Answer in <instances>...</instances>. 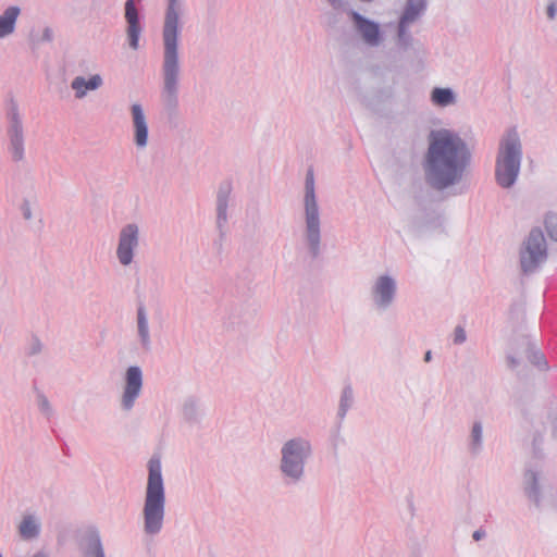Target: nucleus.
Returning <instances> with one entry per match:
<instances>
[{
	"label": "nucleus",
	"instance_id": "obj_1",
	"mask_svg": "<svg viewBox=\"0 0 557 557\" xmlns=\"http://www.w3.org/2000/svg\"><path fill=\"white\" fill-rule=\"evenodd\" d=\"M471 162L472 150L459 132L448 127L430 131L421 163L429 187L445 191L460 184Z\"/></svg>",
	"mask_w": 557,
	"mask_h": 557
},
{
	"label": "nucleus",
	"instance_id": "obj_2",
	"mask_svg": "<svg viewBox=\"0 0 557 557\" xmlns=\"http://www.w3.org/2000/svg\"><path fill=\"white\" fill-rule=\"evenodd\" d=\"M183 12V0H166V11L163 25V61L161 97L169 110L178 106V85L181 65L178 57L180 16Z\"/></svg>",
	"mask_w": 557,
	"mask_h": 557
},
{
	"label": "nucleus",
	"instance_id": "obj_3",
	"mask_svg": "<svg viewBox=\"0 0 557 557\" xmlns=\"http://www.w3.org/2000/svg\"><path fill=\"white\" fill-rule=\"evenodd\" d=\"M165 515V488L161 460L152 456L148 461V481L143 507L144 532L157 535L161 532Z\"/></svg>",
	"mask_w": 557,
	"mask_h": 557
},
{
	"label": "nucleus",
	"instance_id": "obj_4",
	"mask_svg": "<svg viewBox=\"0 0 557 557\" xmlns=\"http://www.w3.org/2000/svg\"><path fill=\"white\" fill-rule=\"evenodd\" d=\"M523 147L516 128L507 129L500 137L496 160L495 180L502 188L512 187L520 174Z\"/></svg>",
	"mask_w": 557,
	"mask_h": 557
},
{
	"label": "nucleus",
	"instance_id": "obj_5",
	"mask_svg": "<svg viewBox=\"0 0 557 557\" xmlns=\"http://www.w3.org/2000/svg\"><path fill=\"white\" fill-rule=\"evenodd\" d=\"M278 471L286 486H297L306 478V465L313 456L311 442L304 436L285 441L280 450Z\"/></svg>",
	"mask_w": 557,
	"mask_h": 557
},
{
	"label": "nucleus",
	"instance_id": "obj_6",
	"mask_svg": "<svg viewBox=\"0 0 557 557\" xmlns=\"http://www.w3.org/2000/svg\"><path fill=\"white\" fill-rule=\"evenodd\" d=\"M304 219L306 226V238L308 244H320L321 240V216L320 206L315 191L314 173L308 169L305 177L302 196Z\"/></svg>",
	"mask_w": 557,
	"mask_h": 557
},
{
	"label": "nucleus",
	"instance_id": "obj_7",
	"mask_svg": "<svg viewBox=\"0 0 557 557\" xmlns=\"http://www.w3.org/2000/svg\"><path fill=\"white\" fill-rule=\"evenodd\" d=\"M521 487L528 502L534 506L536 510H542L548 485L543 469L537 462L529 461L525 465Z\"/></svg>",
	"mask_w": 557,
	"mask_h": 557
},
{
	"label": "nucleus",
	"instance_id": "obj_8",
	"mask_svg": "<svg viewBox=\"0 0 557 557\" xmlns=\"http://www.w3.org/2000/svg\"><path fill=\"white\" fill-rule=\"evenodd\" d=\"M347 15L355 37L362 44L369 48H377L383 44L384 33L377 22L355 10H349Z\"/></svg>",
	"mask_w": 557,
	"mask_h": 557
},
{
	"label": "nucleus",
	"instance_id": "obj_9",
	"mask_svg": "<svg viewBox=\"0 0 557 557\" xmlns=\"http://www.w3.org/2000/svg\"><path fill=\"white\" fill-rule=\"evenodd\" d=\"M425 10L426 0H406L396 34L397 46L401 50H407L412 46L413 37L409 30L410 26L424 14Z\"/></svg>",
	"mask_w": 557,
	"mask_h": 557
},
{
	"label": "nucleus",
	"instance_id": "obj_10",
	"mask_svg": "<svg viewBox=\"0 0 557 557\" xmlns=\"http://www.w3.org/2000/svg\"><path fill=\"white\" fill-rule=\"evenodd\" d=\"M8 150L14 162H22L25 159V135L18 107L13 101L8 111Z\"/></svg>",
	"mask_w": 557,
	"mask_h": 557
},
{
	"label": "nucleus",
	"instance_id": "obj_11",
	"mask_svg": "<svg viewBox=\"0 0 557 557\" xmlns=\"http://www.w3.org/2000/svg\"><path fill=\"white\" fill-rule=\"evenodd\" d=\"M236 201L233 195V185L228 181L222 182L215 194L214 211L215 225L223 233L233 216Z\"/></svg>",
	"mask_w": 557,
	"mask_h": 557
},
{
	"label": "nucleus",
	"instance_id": "obj_12",
	"mask_svg": "<svg viewBox=\"0 0 557 557\" xmlns=\"http://www.w3.org/2000/svg\"><path fill=\"white\" fill-rule=\"evenodd\" d=\"M397 283L388 274L380 275L371 287V298L377 310H387L395 301Z\"/></svg>",
	"mask_w": 557,
	"mask_h": 557
},
{
	"label": "nucleus",
	"instance_id": "obj_13",
	"mask_svg": "<svg viewBox=\"0 0 557 557\" xmlns=\"http://www.w3.org/2000/svg\"><path fill=\"white\" fill-rule=\"evenodd\" d=\"M143 389V371L139 366H129L124 374V387L121 398L123 410L129 411Z\"/></svg>",
	"mask_w": 557,
	"mask_h": 557
},
{
	"label": "nucleus",
	"instance_id": "obj_14",
	"mask_svg": "<svg viewBox=\"0 0 557 557\" xmlns=\"http://www.w3.org/2000/svg\"><path fill=\"white\" fill-rule=\"evenodd\" d=\"M547 246H521L519 250V268L523 276L537 272L547 261Z\"/></svg>",
	"mask_w": 557,
	"mask_h": 557
},
{
	"label": "nucleus",
	"instance_id": "obj_15",
	"mask_svg": "<svg viewBox=\"0 0 557 557\" xmlns=\"http://www.w3.org/2000/svg\"><path fill=\"white\" fill-rule=\"evenodd\" d=\"M133 143L138 150H145L149 144V126L144 108L139 103L131 106Z\"/></svg>",
	"mask_w": 557,
	"mask_h": 557
},
{
	"label": "nucleus",
	"instance_id": "obj_16",
	"mask_svg": "<svg viewBox=\"0 0 557 557\" xmlns=\"http://www.w3.org/2000/svg\"><path fill=\"white\" fill-rule=\"evenodd\" d=\"M81 557H106L100 532L96 527L88 528L78 540Z\"/></svg>",
	"mask_w": 557,
	"mask_h": 557
},
{
	"label": "nucleus",
	"instance_id": "obj_17",
	"mask_svg": "<svg viewBox=\"0 0 557 557\" xmlns=\"http://www.w3.org/2000/svg\"><path fill=\"white\" fill-rule=\"evenodd\" d=\"M125 20L127 22L126 35L128 46L133 50H137L139 48V37L143 28L139 23V14L134 0H127L125 2Z\"/></svg>",
	"mask_w": 557,
	"mask_h": 557
},
{
	"label": "nucleus",
	"instance_id": "obj_18",
	"mask_svg": "<svg viewBox=\"0 0 557 557\" xmlns=\"http://www.w3.org/2000/svg\"><path fill=\"white\" fill-rule=\"evenodd\" d=\"M17 532L23 541L38 539L41 532L40 519L35 513L24 515L17 527Z\"/></svg>",
	"mask_w": 557,
	"mask_h": 557
},
{
	"label": "nucleus",
	"instance_id": "obj_19",
	"mask_svg": "<svg viewBox=\"0 0 557 557\" xmlns=\"http://www.w3.org/2000/svg\"><path fill=\"white\" fill-rule=\"evenodd\" d=\"M103 85V79L99 74L91 75L88 79L84 76H76L71 83V88L75 92V98L83 99L88 91L99 89Z\"/></svg>",
	"mask_w": 557,
	"mask_h": 557
},
{
	"label": "nucleus",
	"instance_id": "obj_20",
	"mask_svg": "<svg viewBox=\"0 0 557 557\" xmlns=\"http://www.w3.org/2000/svg\"><path fill=\"white\" fill-rule=\"evenodd\" d=\"M20 15L21 8L17 5L8 7L0 14V39H4L14 34Z\"/></svg>",
	"mask_w": 557,
	"mask_h": 557
},
{
	"label": "nucleus",
	"instance_id": "obj_21",
	"mask_svg": "<svg viewBox=\"0 0 557 557\" xmlns=\"http://www.w3.org/2000/svg\"><path fill=\"white\" fill-rule=\"evenodd\" d=\"M521 344L525 347L524 354L525 358L532 363L533 366L537 367L541 370L547 369L548 364L545 359V356L543 352L536 347L535 342L531 339L530 336L521 335Z\"/></svg>",
	"mask_w": 557,
	"mask_h": 557
},
{
	"label": "nucleus",
	"instance_id": "obj_22",
	"mask_svg": "<svg viewBox=\"0 0 557 557\" xmlns=\"http://www.w3.org/2000/svg\"><path fill=\"white\" fill-rule=\"evenodd\" d=\"M137 334L140 346L144 351H150L151 338L149 332V324L146 308L144 305H139L137 308Z\"/></svg>",
	"mask_w": 557,
	"mask_h": 557
},
{
	"label": "nucleus",
	"instance_id": "obj_23",
	"mask_svg": "<svg viewBox=\"0 0 557 557\" xmlns=\"http://www.w3.org/2000/svg\"><path fill=\"white\" fill-rule=\"evenodd\" d=\"M182 414L187 423H199L202 418L200 399L194 395L187 396L182 405Z\"/></svg>",
	"mask_w": 557,
	"mask_h": 557
},
{
	"label": "nucleus",
	"instance_id": "obj_24",
	"mask_svg": "<svg viewBox=\"0 0 557 557\" xmlns=\"http://www.w3.org/2000/svg\"><path fill=\"white\" fill-rule=\"evenodd\" d=\"M430 101L434 107L447 108L457 103V95L449 87H434L430 92Z\"/></svg>",
	"mask_w": 557,
	"mask_h": 557
},
{
	"label": "nucleus",
	"instance_id": "obj_25",
	"mask_svg": "<svg viewBox=\"0 0 557 557\" xmlns=\"http://www.w3.org/2000/svg\"><path fill=\"white\" fill-rule=\"evenodd\" d=\"M467 448L472 457H478L483 450V423L481 420H475L472 423L470 434L468 437Z\"/></svg>",
	"mask_w": 557,
	"mask_h": 557
},
{
	"label": "nucleus",
	"instance_id": "obj_26",
	"mask_svg": "<svg viewBox=\"0 0 557 557\" xmlns=\"http://www.w3.org/2000/svg\"><path fill=\"white\" fill-rule=\"evenodd\" d=\"M354 404V391L350 385H346L339 398V405L337 410V418L343 421Z\"/></svg>",
	"mask_w": 557,
	"mask_h": 557
},
{
	"label": "nucleus",
	"instance_id": "obj_27",
	"mask_svg": "<svg viewBox=\"0 0 557 557\" xmlns=\"http://www.w3.org/2000/svg\"><path fill=\"white\" fill-rule=\"evenodd\" d=\"M250 319L251 313L246 312L242 314V311L236 308L228 314L227 319L224 322V325L226 329L237 330L242 324L249 323Z\"/></svg>",
	"mask_w": 557,
	"mask_h": 557
},
{
	"label": "nucleus",
	"instance_id": "obj_28",
	"mask_svg": "<svg viewBox=\"0 0 557 557\" xmlns=\"http://www.w3.org/2000/svg\"><path fill=\"white\" fill-rule=\"evenodd\" d=\"M20 210L25 221L37 219L39 222H41V211L36 201L24 199L21 203Z\"/></svg>",
	"mask_w": 557,
	"mask_h": 557
},
{
	"label": "nucleus",
	"instance_id": "obj_29",
	"mask_svg": "<svg viewBox=\"0 0 557 557\" xmlns=\"http://www.w3.org/2000/svg\"><path fill=\"white\" fill-rule=\"evenodd\" d=\"M543 224L547 237L557 244V212L547 211L543 216Z\"/></svg>",
	"mask_w": 557,
	"mask_h": 557
},
{
	"label": "nucleus",
	"instance_id": "obj_30",
	"mask_svg": "<svg viewBox=\"0 0 557 557\" xmlns=\"http://www.w3.org/2000/svg\"><path fill=\"white\" fill-rule=\"evenodd\" d=\"M140 239L139 227L137 224H126L120 233L119 244H136Z\"/></svg>",
	"mask_w": 557,
	"mask_h": 557
},
{
	"label": "nucleus",
	"instance_id": "obj_31",
	"mask_svg": "<svg viewBox=\"0 0 557 557\" xmlns=\"http://www.w3.org/2000/svg\"><path fill=\"white\" fill-rule=\"evenodd\" d=\"M134 246H117L116 256L121 264L128 265L134 258Z\"/></svg>",
	"mask_w": 557,
	"mask_h": 557
},
{
	"label": "nucleus",
	"instance_id": "obj_32",
	"mask_svg": "<svg viewBox=\"0 0 557 557\" xmlns=\"http://www.w3.org/2000/svg\"><path fill=\"white\" fill-rule=\"evenodd\" d=\"M524 244H545V234L542 227L533 226L530 230Z\"/></svg>",
	"mask_w": 557,
	"mask_h": 557
},
{
	"label": "nucleus",
	"instance_id": "obj_33",
	"mask_svg": "<svg viewBox=\"0 0 557 557\" xmlns=\"http://www.w3.org/2000/svg\"><path fill=\"white\" fill-rule=\"evenodd\" d=\"M37 403H38V408L41 413H44L47 417L52 416V413H53L52 406L44 393L39 392L37 394Z\"/></svg>",
	"mask_w": 557,
	"mask_h": 557
},
{
	"label": "nucleus",
	"instance_id": "obj_34",
	"mask_svg": "<svg viewBox=\"0 0 557 557\" xmlns=\"http://www.w3.org/2000/svg\"><path fill=\"white\" fill-rule=\"evenodd\" d=\"M467 341V333L463 326L457 325L454 330L453 342L455 345H461Z\"/></svg>",
	"mask_w": 557,
	"mask_h": 557
},
{
	"label": "nucleus",
	"instance_id": "obj_35",
	"mask_svg": "<svg viewBox=\"0 0 557 557\" xmlns=\"http://www.w3.org/2000/svg\"><path fill=\"white\" fill-rule=\"evenodd\" d=\"M543 444V436L541 433H535L534 436H533V442H532V446H533V454H534V457L535 458H542L543 455H542V449H541V445Z\"/></svg>",
	"mask_w": 557,
	"mask_h": 557
},
{
	"label": "nucleus",
	"instance_id": "obj_36",
	"mask_svg": "<svg viewBox=\"0 0 557 557\" xmlns=\"http://www.w3.org/2000/svg\"><path fill=\"white\" fill-rule=\"evenodd\" d=\"M41 351H42V343L40 342V339L38 337H33V339L29 344V347H28L27 355L36 356V355L40 354Z\"/></svg>",
	"mask_w": 557,
	"mask_h": 557
},
{
	"label": "nucleus",
	"instance_id": "obj_37",
	"mask_svg": "<svg viewBox=\"0 0 557 557\" xmlns=\"http://www.w3.org/2000/svg\"><path fill=\"white\" fill-rule=\"evenodd\" d=\"M521 356L517 355L513 351L508 352L506 357L508 368L511 370H516L521 363Z\"/></svg>",
	"mask_w": 557,
	"mask_h": 557
},
{
	"label": "nucleus",
	"instance_id": "obj_38",
	"mask_svg": "<svg viewBox=\"0 0 557 557\" xmlns=\"http://www.w3.org/2000/svg\"><path fill=\"white\" fill-rule=\"evenodd\" d=\"M321 246H305V251L301 253L305 255L306 258H309L310 261L315 260L321 253Z\"/></svg>",
	"mask_w": 557,
	"mask_h": 557
},
{
	"label": "nucleus",
	"instance_id": "obj_39",
	"mask_svg": "<svg viewBox=\"0 0 557 557\" xmlns=\"http://www.w3.org/2000/svg\"><path fill=\"white\" fill-rule=\"evenodd\" d=\"M546 15L548 20L554 21L557 15V0H548L546 8Z\"/></svg>",
	"mask_w": 557,
	"mask_h": 557
},
{
	"label": "nucleus",
	"instance_id": "obj_40",
	"mask_svg": "<svg viewBox=\"0 0 557 557\" xmlns=\"http://www.w3.org/2000/svg\"><path fill=\"white\" fill-rule=\"evenodd\" d=\"M521 336H518L513 339L512 344H511V350L513 352H516L517 355L521 356V357H525V354H524V349L525 347L522 346L521 344Z\"/></svg>",
	"mask_w": 557,
	"mask_h": 557
},
{
	"label": "nucleus",
	"instance_id": "obj_41",
	"mask_svg": "<svg viewBox=\"0 0 557 557\" xmlns=\"http://www.w3.org/2000/svg\"><path fill=\"white\" fill-rule=\"evenodd\" d=\"M54 38V33L51 27H45L40 37L42 42H51Z\"/></svg>",
	"mask_w": 557,
	"mask_h": 557
},
{
	"label": "nucleus",
	"instance_id": "obj_42",
	"mask_svg": "<svg viewBox=\"0 0 557 557\" xmlns=\"http://www.w3.org/2000/svg\"><path fill=\"white\" fill-rule=\"evenodd\" d=\"M486 536V532L485 530H483L482 528L475 530L472 534V539L474 541H481L482 539H484Z\"/></svg>",
	"mask_w": 557,
	"mask_h": 557
},
{
	"label": "nucleus",
	"instance_id": "obj_43",
	"mask_svg": "<svg viewBox=\"0 0 557 557\" xmlns=\"http://www.w3.org/2000/svg\"><path fill=\"white\" fill-rule=\"evenodd\" d=\"M552 436L557 438V417L552 419Z\"/></svg>",
	"mask_w": 557,
	"mask_h": 557
},
{
	"label": "nucleus",
	"instance_id": "obj_44",
	"mask_svg": "<svg viewBox=\"0 0 557 557\" xmlns=\"http://www.w3.org/2000/svg\"><path fill=\"white\" fill-rule=\"evenodd\" d=\"M432 357H433L432 356V351L431 350H426L424 352V357H423L424 362H430L432 360Z\"/></svg>",
	"mask_w": 557,
	"mask_h": 557
},
{
	"label": "nucleus",
	"instance_id": "obj_45",
	"mask_svg": "<svg viewBox=\"0 0 557 557\" xmlns=\"http://www.w3.org/2000/svg\"><path fill=\"white\" fill-rule=\"evenodd\" d=\"M334 8H338L341 2L338 0H329Z\"/></svg>",
	"mask_w": 557,
	"mask_h": 557
},
{
	"label": "nucleus",
	"instance_id": "obj_46",
	"mask_svg": "<svg viewBox=\"0 0 557 557\" xmlns=\"http://www.w3.org/2000/svg\"><path fill=\"white\" fill-rule=\"evenodd\" d=\"M0 557H2V554L0 553Z\"/></svg>",
	"mask_w": 557,
	"mask_h": 557
}]
</instances>
